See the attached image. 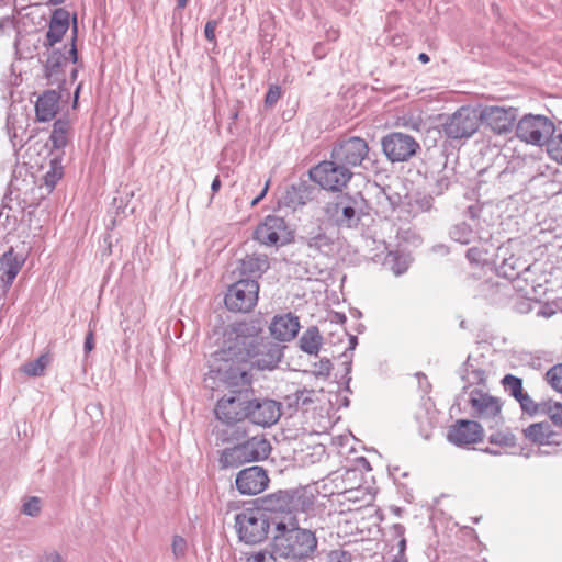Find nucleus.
Here are the masks:
<instances>
[{"label": "nucleus", "instance_id": "f257e3e1", "mask_svg": "<svg viewBox=\"0 0 562 562\" xmlns=\"http://www.w3.org/2000/svg\"><path fill=\"white\" fill-rule=\"evenodd\" d=\"M262 329L254 321L235 322L225 327L220 349L214 353L221 362L217 378L229 392L215 406L222 423L247 419L251 405L252 370H273L282 358V347L260 336Z\"/></svg>", "mask_w": 562, "mask_h": 562}, {"label": "nucleus", "instance_id": "f03ea898", "mask_svg": "<svg viewBox=\"0 0 562 562\" xmlns=\"http://www.w3.org/2000/svg\"><path fill=\"white\" fill-rule=\"evenodd\" d=\"M273 552L289 561L311 558L317 549L318 541L315 533L308 529L300 528L295 518L286 521H273Z\"/></svg>", "mask_w": 562, "mask_h": 562}, {"label": "nucleus", "instance_id": "7ed1b4c3", "mask_svg": "<svg viewBox=\"0 0 562 562\" xmlns=\"http://www.w3.org/2000/svg\"><path fill=\"white\" fill-rule=\"evenodd\" d=\"M270 452L269 440L263 435H256L222 450L218 461L222 468H237L247 462L265 460Z\"/></svg>", "mask_w": 562, "mask_h": 562}, {"label": "nucleus", "instance_id": "20e7f679", "mask_svg": "<svg viewBox=\"0 0 562 562\" xmlns=\"http://www.w3.org/2000/svg\"><path fill=\"white\" fill-rule=\"evenodd\" d=\"M276 519L260 508H246L235 517L238 537L246 543H259L268 537Z\"/></svg>", "mask_w": 562, "mask_h": 562}, {"label": "nucleus", "instance_id": "39448f33", "mask_svg": "<svg viewBox=\"0 0 562 562\" xmlns=\"http://www.w3.org/2000/svg\"><path fill=\"white\" fill-rule=\"evenodd\" d=\"M259 282L255 279H239L227 288L224 296L226 308L235 313H249L258 303Z\"/></svg>", "mask_w": 562, "mask_h": 562}, {"label": "nucleus", "instance_id": "423d86ee", "mask_svg": "<svg viewBox=\"0 0 562 562\" xmlns=\"http://www.w3.org/2000/svg\"><path fill=\"white\" fill-rule=\"evenodd\" d=\"M468 402L471 416L486 425L488 429H493L504 423L499 398L482 390L474 389L470 392Z\"/></svg>", "mask_w": 562, "mask_h": 562}, {"label": "nucleus", "instance_id": "0eeeda50", "mask_svg": "<svg viewBox=\"0 0 562 562\" xmlns=\"http://www.w3.org/2000/svg\"><path fill=\"white\" fill-rule=\"evenodd\" d=\"M361 196L338 195L335 201L327 203L325 214L339 228H357L361 220Z\"/></svg>", "mask_w": 562, "mask_h": 562}, {"label": "nucleus", "instance_id": "6e6552de", "mask_svg": "<svg viewBox=\"0 0 562 562\" xmlns=\"http://www.w3.org/2000/svg\"><path fill=\"white\" fill-rule=\"evenodd\" d=\"M480 126V117L475 109L461 106L448 115L441 125L442 133L450 139L471 137Z\"/></svg>", "mask_w": 562, "mask_h": 562}, {"label": "nucleus", "instance_id": "1a4fd4ad", "mask_svg": "<svg viewBox=\"0 0 562 562\" xmlns=\"http://www.w3.org/2000/svg\"><path fill=\"white\" fill-rule=\"evenodd\" d=\"M554 133V124L544 115H524L516 126V135L519 139L541 146L547 144Z\"/></svg>", "mask_w": 562, "mask_h": 562}, {"label": "nucleus", "instance_id": "9d476101", "mask_svg": "<svg viewBox=\"0 0 562 562\" xmlns=\"http://www.w3.org/2000/svg\"><path fill=\"white\" fill-rule=\"evenodd\" d=\"M351 176L350 170L335 159L322 161L310 170L311 179L329 191H340Z\"/></svg>", "mask_w": 562, "mask_h": 562}, {"label": "nucleus", "instance_id": "9b49d317", "mask_svg": "<svg viewBox=\"0 0 562 562\" xmlns=\"http://www.w3.org/2000/svg\"><path fill=\"white\" fill-rule=\"evenodd\" d=\"M368 154V143L363 138L351 136L336 143L331 150V158L349 169L361 165Z\"/></svg>", "mask_w": 562, "mask_h": 562}, {"label": "nucleus", "instance_id": "f8f14e48", "mask_svg": "<svg viewBox=\"0 0 562 562\" xmlns=\"http://www.w3.org/2000/svg\"><path fill=\"white\" fill-rule=\"evenodd\" d=\"M382 148L391 161L401 162L409 160L420 146L413 136L394 132L382 138Z\"/></svg>", "mask_w": 562, "mask_h": 562}, {"label": "nucleus", "instance_id": "ddd939ff", "mask_svg": "<svg viewBox=\"0 0 562 562\" xmlns=\"http://www.w3.org/2000/svg\"><path fill=\"white\" fill-rule=\"evenodd\" d=\"M304 491H278L262 498L261 510L267 514L288 513L305 509Z\"/></svg>", "mask_w": 562, "mask_h": 562}, {"label": "nucleus", "instance_id": "4468645a", "mask_svg": "<svg viewBox=\"0 0 562 562\" xmlns=\"http://www.w3.org/2000/svg\"><path fill=\"white\" fill-rule=\"evenodd\" d=\"M483 435V427L479 422L459 419L449 427L447 439L457 447H467L481 441Z\"/></svg>", "mask_w": 562, "mask_h": 562}, {"label": "nucleus", "instance_id": "2eb2a0df", "mask_svg": "<svg viewBox=\"0 0 562 562\" xmlns=\"http://www.w3.org/2000/svg\"><path fill=\"white\" fill-rule=\"evenodd\" d=\"M281 416V404L270 398H258L255 394L251 396L249 414L247 419L252 424L269 427L274 425Z\"/></svg>", "mask_w": 562, "mask_h": 562}, {"label": "nucleus", "instance_id": "dca6fc26", "mask_svg": "<svg viewBox=\"0 0 562 562\" xmlns=\"http://www.w3.org/2000/svg\"><path fill=\"white\" fill-rule=\"evenodd\" d=\"M289 232L283 217L268 215L255 231V237L263 245L272 246L289 240Z\"/></svg>", "mask_w": 562, "mask_h": 562}, {"label": "nucleus", "instance_id": "f3484780", "mask_svg": "<svg viewBox=\"0 0 562 562\" xmlns=\"http://www.w3.org/2000/svg\"><path fill=\"white\" fill-rule=\"evenodd\" d=\"M518 111L515 108L486 106L479 116L496 134H506L514 127Z\"/></svg>", "mask_w": 562, "mask_h": 562}, {"label": "nucleus", "instance_id": "a211bd4d", "mask_svg": "<svg viewBox=\"0 0 562 562\" xmlns=\"http://www.w3.org/2000/svg\"><path fill=\"white\" fill-rule=\"evenodd\" d=\"M236 488L243 495H256L268 486L269 477L267 471L258 465L249 467L236 476Z\"/></svg>", "mask_w": 562, "mask_h": 562}, {"label": "nucleus", "instance_id": "6ab92c4d", "mask_svg": "<svg viewBox=\"0 0 562 562\" xmlns=\"http://www.w3.org/2000/svg\"><path fill=\"white\" fill-rule=\"evenodd\" d=\"M490 431L491 432L487 436V441L491 447H487L485 452L493 456H498L502 453L514 454L521 449L518 443L517 436L510 428H498V426H496L493 429H490Z\"/></svg>", "mask_w": 562, "mask_h": 562}, {"label": "nucleus", "instance_id": "aec40b11", "mask_svg": "<svg viewBox=\"0 0 562 562\" xmlns=\"http://www.w3.org/2000/svg\"><path fill=\"white\" fill-rule=\"evenodd\" d=\"M507 250L508 248L505 246L498 248V256L503 257L502 262L497 267L498 274L513 281H519L521 276H524V280L528 281V274L531 273V266L527 265L525 260L515 255L506 257Z\"/></svg>", "mask_w": 562, "mask_h": 562}, {"label": "nucleus", "instance_id": "412c9836", "mask_svg": "<svg viewBox=\"0 0 562 562\" xmlns=\"http://www.w3.org/2000/svg\"><path fill=\"white\" fill-rule=\"evenodd\" d=\"M522 434L526 440L537 446L562 445V434L554 430L548 422L530 424Z\"/></svg>", "mask_w": 562, "mask_h": 562}, {"label": "nucleus", "instance_id": "4be33fe9", "mask_svg": "<svg viewBox=\"0 0 562 562\" xmlns=\"http://www.w3.org/2000/svg\"><path fill=\"white\" fill-rule=\"evenodd\" d=\"M25 259L24 255L14 252L12 247L0 257V286L3 292L9 291Z\"/></svg>", "mask_w": 562, "mask_h": 562}, {"label": "nucleus", "instance_id": "5701e85b", "mask_svg": "<svg viewBox=\"0 0 562 562\" xmlns=\"http://www.w3.org/2000/svg\"><path fill=\"white\" fill-rule=\"evenodd\" d=\"M270 333L279 341H290L299 333V317L291 313L276 315L270 324Z\"/></svg>", "mask_w": 562, "mask_h": 562}, {"label": "nucleus", "instance_id": "b1692460", "mask_svg": "<svg viewBox=\"0 0 562 562\" xmlns=\"http://www.w3.org/2000/svg\"><path fill=\"white\" fill-rule=\"evenodd\" d=\"M270 268V261L265 254H250L246 255L239 265V271L241 276L247 277L246 279H255L258 281L259 278Z\"/></svg>", "mask_w": 562, "mask_h": 562}, {"label": "nucleus", "instance_id": "393cba45", "mask_svg": "<svg viewBox=\"0 0 562 562\" xmlns=\"http://www.w3.org/2000/svg\"><path fill=\"white\" fill-rule=\"evenodd\" d=\"M68 29L69 13L64 9H56L52 15L44 45L53 47L56 43L61 41Z\"/></svg>", "mask_w": 562, "mask_h": 562}, {"label": "nucleus", "instance_id": "a878e982", "mask_svg": "<svg viewBox=\"0 0 562 562\" xmlns=\"http://www.w3.org/2000/svg\"><path fill=\"white\" fill-rule=\"evenodd\" d=\"M60 95L55 90H47L41 94L35 103L36 117L41 122L53 120L59 110Z\"/></svg>", "mask_w": 562, "mask_h": 562}, {"label": "nucleus", "instance_id": "bb28decb", "mask_svg": "<svg viewBox=\"0 0 562 562\" xmlns=\"http://www.w3.org/2000/svg\"><path fill=\"white\" fill-rule=\"evenodd\" d=\"M216 445L234 443L237 445L247 437L246 429L238 423H223L213 430Z\"/></svg>", "mask_w": 562, "mask_h": 562}, {"label": "nucleus", "instance_id": "cd10ccee", "mask_svg": "<svg viewBox=\"0 0 562 562\" xmlns=\"http://www.w3.org/2000/svg\"><path fill=\"white\" fill-rule=\"evenodd\" d=\"M314 188L304 181L292 184L286 189L284 201L289 206L305 205L313 199Z\"/></svg>", "mask_w": 562, "mask_h": 562}, {"label": "nucleus", "instance_id": "c85d7f7f", "mask_svg": "<svg viewBox=\"0 0 562 562\" xmlns=\"http://www.w3.org/2000/svg\"><path fill=\"white\" fill-rule=\"evenodd\" d=\"M322 344L323 337L316 326L308 327L300 338V348L311 356L319 352Z\"/></svg>", "mask_w": 562, "mask_h": 562}, {"label": "nucleus", "instance_id": "c756f323", "mask_svg": "<svg viewBox=\"0 0 562 562\" xmlns=\"http://www.w3.org/2000/svg\"><path fill=\"white\" fill-rule=\"evenodd\" d=\"M409 265V256L400 251H389L384 259V266L387 267L395 276L405 273Z\"/></svg>", "mask_w": 562, "mask_h": 562}, {"label": "nucleus", "instance_id": "7c9ffc66", "mask_svg": "<svg viewBox=\"0 0 562 562\" xmlns=\"http://www.w3.org/2000/svg\"><path fill=\"white\" fill-rule=\"evenodd\" d=\"M69 122L66 120H57L53 125L50 142L54 148L61 149L68 143Z\"/></svg>", "mask_w": 562, "mask_h": 562}, {"label": "nucleus", "instance_id": "2f4dec72", "mask_svg": "<svg viewBox=\"0 0 562 562\" xmlns=\"http://www.w3.org/2000/svg\"><path fill=\"white\" fill-rule=\"evenodd\" d=\"M49 362L50 357L47 353H43L34 361L25 362L23 366H21L20 370L25 375L31 378L42 376L44 375Z\"/></svg>", "mask_w": 562, "mask_h": 562}, {"label": "nucleus", "instance_id": "473e14b6", "mask_svg": "<svg viewBox=\"0 0 562 562\" xmlns=\"http://www.w3.org/2000/svg\"><path fill=\"white\" fill-rule=\"evenodd\" d=\"M307 246L311 249H314L323 255H330L334 251L335 243L334 239L327 234L321 232L315 236H312L307 239Z\"/></svg>", "mask_w": 562, "mask_h": 562}, {"label": "nucleus", "instance_id": "72a5a7b5", "mask_svg": "<svg viewBox=\"0 0 562 562\" xmlns=\"http://www.w3.org/2000/svg\"><path fill=\"white\" fill-rule=\"evenodd\" d=\"M450 237L457 243H460L462 245H468L475 238V233L471 228V226L467 223H459L456 224L450 229Z\"/></svg>", "mask_w": 562, "mask_h": 562}, {"label": "nucleus", "instance_id": "f704fd0d", "mask_svg": "<svg viewBox=\"0 0 562 562\" xmlns=\"http://www.w3.org/2000/svg\"><path fill=\"white\" fill-rule=\"evenodd\" d=\"M541 415L547 416L554 426L562 427V403L543 401Z\"/></svg>", "mask_w": 562, "mask_h": 562}, {"label": "nucleus", "instance_id": "c9c22d12", "mask_svg": "<svg viewBox=\"0 0 562 562\" xmlns=\"http://www.w3.org/2000/svg\"><path fill=\"white\" fill-rule=\"evenodd\" d=\"M67 63V56L59 52H52L45 65V76L50 79L57 75L64 64Z\"/></svg>", "mask_w": 562, "mask_h": 562}, {"label": "nucleus", "instance_id": "e433bc0d", "mask_svg": "<svg viewBox=\"0 0 562 562\" xmlns=\"http://www.w3.org/2000/svg\"><path fill=\"white\" fill-rule=\"evenodd\" d=\"M548 155L559 164H562V132L555 131L547 143Z\"/></svg>", "mask_w": 562, "mask_h": 562}, {"label": "nucleus", "instance_id": "4c0bfd02", "mask_svg": "<svg viewBox=\"0 0 562 562\" xmlns=\"http://www.w3.org/2000/svg\"><path fill=\"white\" fill-rule=\"evenodd\" d=\"M516 401L519 403L522 412L529 416L541 415L543 401L537 403L526 392H524Z\"/></svg>", "mask_w": 562, "mask_h": 562}, {"label": "nucleus", "instance_id": "58836bf2", "mask_svg": "<svg viewBox=\"0 0 562 562\" xmlns=\"http://www.w3.org/2000/svg\"><path fill=\"white\" fill-rule=\"evenodd\" d=\"M503 385L506 392H508L515 400H517L525 391L522 389L521 379L507 374L503 379Z\"/></svg>", "mask_w": 562, "mask_h": 562}, {"label": "nucleus", "instance_id": "ea45409f", "mask_svg": "<svg viewBox=\"0 0 562 562\" xmlns=\"http://www.w3.org/2000/svg\"><path fill=\"white\" fill-rule=\"evenodd\" d=\"M546 381L554 391L562 393V363L555 364L547 371Z\"/></svg>", "mask_w": 562, "mask_h": 562}, {"label": "nucleus", "instance_id": "a19ab883", "mask_svg": "<svg viewBox=\"0 0 562 562\" xmlns=\"http://www.w3.org/2000/svg\"><path fill=\"white\" fill-rule=\"evenodd\" d=\"M465 256L472 265L480 266L487 261V250L480 246L469 248Z\"/></svg>", "mask_w": 562, "mask_h": 562}, {"label": "nucleus", "instance_id": "79ce46f5", "mask_svg": "<svg viewBox=\"0 0 562 562\" xmlns=\"http://www.w3.org/2000/svg\"><path fill=\"white\" fill-rule=\"evenodd\" d=\"M63 177V167L56 161L52 162V169L45 175V184L53 189Z\"/></svg>", "mask_w": 562, "mask_h": 562}, {"label": "nucleus", "instance_id": "37998d69", "mask_svg": "<svg viewBox=\"0 0 562 562\" xmlns=\"http://www.w3.org/2000/svg\"><path fill=\"white\" fill-rule=\"evenodd\" d=\"M282 95V88L278 85H271L265 97V105L273 108Z\"/></svg>", "mask_w": 562, "mask_h": 562}, {"label": "nucleus", "instance_id": "c03bdc74", "mask_svg": "<svg viewBox=\"0 0 562 562\" xmlns=\"http://www.w3.org/2000/svg\"><path fill=\"white\" fill-rule=\"evenodd\" d=\"M326 562H352V554L342 549L331 550L327 554Z\"/></svg>", "mask_w": 562, "mask_h": 562}, {"label": "nucleus", "instance_id": "a18cd8bd", "mask_svg": "<svg viewBox=\"0 0 562 562\" xmlns=\"http://www.w3.org/2000/svg\"><path fill=\"white\" fill-rule=\"evenodd\" d=\"M171 548L176 559L182 558L187 551V540L181 536H175L172 538Z\"/></svg>", "mask_w": 562, "mask_h": 562}, {"label": "nucleus", "instance_id": "49530a36", "mask_svg": "<svg viewBox=\"0 0 562 562\" xmlns=\"http://www.w3.org/2000/svg\"><path fill=\"white\" fill-rule=\"evenodd\" d=\"M296 400L295 404L296 406H300L301 408L307 407L310 403H313V397L315 396V391L313 390H302L296 392L295 394Z\"/></svg>", "mask_w": 562, "mask_h": 562}, {"label": "nucleus", "instance_id": "de8ad7c7", "mask_svg": "<svg viewBox=\"0 0 562 562\" xmlns=\"http://www.w3.org/2000/svg\"><path fill=\"white\" fill-rule=\"evenodd\" d=\"M41 512L40 499L37 497H31L22 506V513L29 516H36Z\"/></svg>", "mask_w": 562, "mask_h": 562}, {"label": "nucleus", "instance_id": "09e8293b", "mask_svg": "<svg viewBox=\"0 0 562 562\" xmlns=\"http://www.w3.org/2000/svg\"><path fill=\"white\" fill-rule=\"evenodd\" d=\"M246 562H277V558L267 551H259L250 554Z\"/></svg>", "mask_w": 562, "mask_h": 562}, {"label": "nucleus", "instance_id": "8fccbe9b", "mask_svg": "<svg viewBox=\"0 0 562 562\" xmlns=\"http://www.w3.org/2000/svg\"><path fill=\"white\" fill-rule=\"evenodd\" d=\"M217 25H218V21L217 20H209L205 23V26H204V36H205V38L210 43H213L214 45L217 44L216 35H215V30H216Z\"/></svg>", "mask_w": 562, "mask_h": 562}, {"label": "nucleus", "instance_id": "3c124183", "mask_svg": "<svg viewBox=\"0 0 562 562\" xmlns=\"http://www.w3.org/2000/svg\"><path fill=\"white\" fill-rule=\"evenodd\" d=\"M315 366V372L318 375L328 376L330 374V371L333 369L331 362L327 358L321 359Z\"/></svg>", "mask_w": 562, "mask_h": 562}, {"label": "nucleus", "instance_id": "603ef678", "mask_svg": "<svg viewBox=\"0 0 562 562\" xmlns=\"http://www.w3.org/2000/svg\"><path fill=\"white\" fill-rule=\"evenodd\" d=\"M94 329H95V326L92 327L91 323L89 324V330L86 335V338H85V344H83V350L86 353H89L91 352L94 347H95V342H94Z\"/></svg>", "mask_w": 562, "mask_h": 562}, {"label": "nucleus", "instance_id": "864d4df0", "mask_svg": "<svg viewBox=\"0 0 562 562\" xmlns=\"http://www.w3.org/2000/svg\"><path fill=\"white\" fill-rule=\"evenodd\" d=\"M40 562H65V560L58 551L52 549L43 552Z\"/></svg>", "mask_w": 562, "mask_h": 562}, {"label": "nucleus", "instance_id": "5fc2aeb1", "mask_svg": "<svg viewBox=\"0 0 562 562\" xmlns=\"http://www.w3.org/2000/svg\"><path fill=\"white\" fill-rule=\"evenodd\" d=\"M330 2L336 7L337 11L345 15L351 10L352 0H330Z\"/></svg>", "mask_w": 562, "mask_h": 562}, {"label": "nucleus", "instance_id": "6e6d98bb", "mask_svg": "<svg viewBox=\"0 0 562 562\" xmlns=\"http://www.w3.org/2000/svg\"><path fill=\"white\" fill-rule=\"evenodd\" d=\"M392 532L394 537L402 539V537H405V527L401 524H394L392 526Z\"/></svg>", "mask_w": 562, "mask_h": 562}, {"label": "nucleus", "instance_id": "4d7b16f0", "mask_svg": "<svg viewBox=\"0 0 562 562\" xmlns=\"http://www.w3.org/2000/svg\"><path fill=\"white\" fill-rule=\"evenodd\" d=\"M75 40H76V36H74V38H72L71 48L69 49L68 57H67V60L70 59L72 63H76L78 59V53H77V48L75 45Z\"/></svg>", "mask_w": 562, "mask_h": 562}, {"label": "nucleus", "instance_id": "13d9d810", "mask_svg": "<svg viewBox=\"0 0 562 562\" xmlns=\"http://www.w3.org/2000/svg\"><path fill=\"white\" fill-rule=\"evenodd\" d=\"M269 188V181L266 182L265 188L261 190V192L251 201V205H257L267 194Z\"/></svg>", "mask_w": 562, "mask_h": 562}, {"label": "nucleus", "instance_id": "bf43d9fd", "mask_svg": "<svg viewBox=\"0 0 562 562\" xmlns=\"http://www.w3.org/2000/svg\"><path fill=\"white\" fill-rule=\"evenodd\" d=\"M398 552L395 557H406L405 550H406V539L405 537H402V539H398Z\"/></svg>", "mask_w": 562, "mask_h": 562}, {"label": "nucleus", "instance_id": "052dcab7", "mask_svg": "<svg viewBox=\"0 0 562 562\" xmlns=\"http://www.w3.org/2000/svg\"><path fill=\"white\" fill-rule=\"evenodd\" d=\"M313 54L316 58L321 59L325 56V53L323 52V46L321 43L316 44L313 48Z\"/></svg>", "mask_w": 562, "mask_h": 562}, {"label": "nucleus", "instance_id": "680f3d73", "mask_svg": "<svg viewBox=\"0 0 562 562\" xmlns=\"http://www.w3.org/2000/svg\"><path fill=\"white\" fill-rule=\"evenodd\" d=\"M221 189V179L218 176H216L213 181H212V184H211V190H212V193L215 194L220 191Z\"/></svg>", "mask_w": 562, "mask_h": 562}, {"label": "nucleus", "instance_id": "e2e57ef3", "mask_svg": "<svg viewBox=\"0 0 562 562\" xmlns=\"http://www.w3.org/2000/svg\"><path fill=\"white\" fill-rule=\"evenodd\" d=\"M475 379L479 383H483L485 381V372L483 370L473 371Z\"/></svg>", "mask_w": 562, "mask_h": 562}, {"label": "nucleus", "instance_id": "0e129e2a", "mask_svg": "<svg viewBox=\"0 0 562 562\" xmlns=\"http://www.w3.org/2000/svg\"><path fill=\"white\" fill-rule=\"evenodd\" d=\"M418 60L423 64H427L430 60V58L426 53H420L418 55Z\"/></svg>", "mask_w": 562, "mask_h": 562}, {"label": "nucleus", "instance_id": "69168bd1", "mask_svg": "<svg viewBox=\"0 0 562 562\" xmlns=\"http://www.w3.org/2000/svg\"><path fill=\"white\" fill-rule=\"evenodd\" d=\"M11 23V21L8 18L0 19V33L4 30L5 26H8Z\"/></svg>", "mask_w": 562, "mask_h": 562}, {"label": "nucleus", "instance_id": "338daca9", "mask_svg": "<svg viewBox=\"0 0 562 562\" xmlns=\"http://www.w3.org/2000/svg\"><path fill=\"white\" fill-rule=\"evenodd\" d=\"M189 0H177V9L182 10L187 7Z\"/></svg>", "mask_w": 562, "mask_h": 562}, {"label": "nucleus", "instance_id": "774afa93", "mask_svg": "<svg viewBox=\"0 0 562 562\" xmlns=\"http://www.w3.org/2000/svg\"><path fill=\"white\" fill-rule=\"evenodd\" d=\"M391 562H407L406 557H394Z\"/></svg>", "mask_w": 562, "mask_h": 562}]
</instances>
